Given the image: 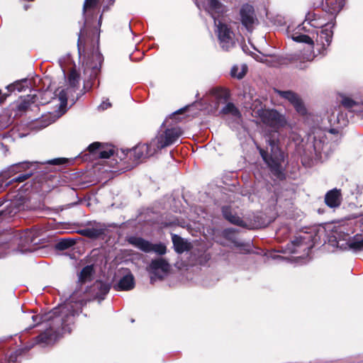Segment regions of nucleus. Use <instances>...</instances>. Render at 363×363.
<instances>
[{
  "instance_id": "9d476101",
  "label": "nucleus",
  "mask_w": 363,
  "mask_h": 363,
  "mask_svg": "<svg viewBox=\"0 0 363 363\" xmlns=\"http://www.w3.org/2000/svg\"><path fill=\"white\" fill-rule=\"evenodd\" d=\"M313 244L312 235L309 233H303L291 241L289 245V250L292 253L303 252L307 255Z\"/></svg>"
},
{
  "instance_id": "2f4dec72",
  "label": "nucleus",
  "mask_w": 363,
  "mask_h": 363,
  "mask_svg": "<svg viewBox=\"0 0 363 363\" xmlns=\"http://www.w3.org/2000/svg\"><path fill=\"white\" fill-rule=\"evenodd\" d=\"M220 113L224 115L230 114L233 116L240 115L238 108L232 102H228L220 111Z\"/></svg>"
},
{
  "instance_id": "7ed1b4c3",
  "label": "nucleus",
  "mask_w": 363,
  "mask_h": 363,
  "mask_svg": "<svg viewBox=\"0 0 363 363\" xmlns=\"http://www.w3.org/2000/svg\"><path fill=\"white\" fill-rule=\"evenodd\" d=\"M77 47L79 55L84 57V73L87 77L84 89L89 91L94 86L96 80H97L96 86H99V76L104 57L99 50L98 45L96 46L94 42V34L91 36L84 28H82L79 33Z\"/></svg>"
},
{
  "instance_id": "473e14b6",
  "label": "nucleus",
  "mask_w": 363,
  "mask_h": 363,
  "mask_svg": "<svg viewBox=\"0 0 363 363\" xmlns=\"http://www.w3.org/2000/svg\"><path fill=\"white\" fill-rule=\"evenodd\" d=\"M239 67L237 65H235L232 67L230 70V75L232 77H236L239 79H242L247 74L248 67L247 65H243L242 66L241 71L238 72Z\"/></svg>"
},
{
  "instance_id": "6ab92c4d",
  "label": "nucleus",
  "mask_w": 363,
  "mask_h": 363,
  "mask_svg": "<svg viewBox=\"0 0 363 363\" xmlns=\"http://www.w3.org/2000/svg\"><path fill=\"white\" fill-rule=\"evenodd\" d=\"M363 247V235L357 234L353 238L348 236V240L341 244V249L359 250Z\"/></svg>"
},
{
  "instance_id": "58836bf2",
  "label": "nucleus",
  "mask_w": 363,
  "mask_h": 363,
  "mask_svg": "<svg viewBox=\"0 0 363 363\" xmlns=\"http://www.w3.org/2000/svg\"><path fill=\"white\" fill-rule=\"evenodd\" d=\"M60 100L62 104H67V94L64 89L61 90L59 94Z\"/></svg>"
},
{
  "instance_id": "ddd939ff",
  "label": "nucleus",
  "mask_w": 363,
  "mask_h": 363,
  "mask_svg": "<svg viewBox=\"0 0 363 363\" xmlns=\"http://www.w3.org/2000/svg\"><path fill=\"white\" fill-rule=\"evenodd\" d=\"M87 149L91 155H98L99 157L101 159H108L115 154L113 146L99 142H94L89 145Z\"/></svg>"
},
{
  "instance_id": "a19ab883",
  "label": "nucleus",
  "mask_w": 363,
  "mask_h": 363,
  "mask_svg": "<svg viewBox=\"0 0 363 363\" xmlns=\"http://www.w3.org/2000/svg\"><path fill=\"white\" fill-rule=\"evenodd\" d=\"M189 108V106H185L184 108H182L180 109H179L178 111L174 112L172 114V118H174L175 116L177 115H179V114H183L187 109Z\"/></svg>"
},
{
  "instance_id": "aec40b11",
  "label": "nucleus",
  "mask_w": 363,
  "mask_h": 363,
  "mask_svg": "<svg viewBox=\"0 0 363 363\" xmlns=\"http://www.w3.org/2000/svg\"><path fill=\"white\" fill-rule=\"evenodd\" d=\"M222 213L225 219L229 221L230 223L237 225L241 227H247V225L242 220L241 218L233 213V209L229 206H224L222 207Z\"/></svg>"
},
{
  "instance_id": "f8f14e48",
  "label": "nucleus",
  "mask_w": 363,
  "mask_h": 363,
  "mask_svg": "<svg viewBox=\"0 0 363 363\" xmlns=\"http://www.w3.org/2000/svg\"><path fill=\"white\" fill-rule=\"evenodd\" d=\"M157 152L158 150L155 145H152V140L149 144H138L130 151L135 162L153 156Z\"/></svg>"
},
{
  "instance_id": "39448f33",
  "label": "nucleus",
  "mask_w": 363,
  "mask_h": 363,
  "mask_svg": "<svg viewBox=\"0 0 363 363\" xmlns=\"http://www.w3.org/2000/svg\"><path fill=\"white\" fill-rule=\"evenodd\" d=\"M306 23L310 24L314 28H322L325 26L321 30L320 33L317 35L315 49L319 55H325V50L328 47L332 41L333 31L325 20L319 17L316 13H308L306 16V20L303 23V26H299L298 29L301 30L305 28Z\"/></svg>"
},
{
  "instance_id": "4c0bfd02",
  "label": "nucleus",
  "mask_w": 363,
  "mask_h": 363,
  "mask_svg": "<svg viewBox=\"0 0 363 363\" xmlns=\"http://www.w3.org/2000/svg\"><path fill=\"white\" fill-rule=\"evenodd\" d=\"M208 4L212 9H219L221 7V4L218 0H208Z\"/></svg>"
},
{
  "instance_id": "e433bc0d",
  "label": "nucleus",
  "mask_w": 363,
  "mask_h": 363,
  "mask_svg": "<svg viewBox=\"0 0 363 363\" xmlns=\"http://www.w3.org/2000/svg\"><path fill=\"white\" fill-rule=\"evenodd\" d=\"M98 1L99 0H85L83 6L84 11L94 8L97 5Z\"/></svg>"
},
{
  "instance_id": "bb28decb",
  "label": "nucleus",
  "mask_w": 363,
  "mask_h": 363,
  "mask_svg": "<svg viewBox=\"0 0 363 363\" xmlns=\"http://www.w3.org/2000/svg\"><path fill=\"white\" fill-rule=\"evenodd\" d=\"M37 95H27L23 98L17 106V108L20 111H26L28 108L36 102Z\"/></svg>"
},
{
  "instance_id": "f704fd0d",
  "label": "nucleus",
  "mask_w": 363,
  "mask_h": 363,
  "mask_svg": "<svg viewBox=\"0 0 363 363\" xmlns=\"http://www.w3.org/2000/svg\"><path fill=\"white\" fill-rule=\"evenodd\" d=\"M13 84H18V85L15 86L16 90L18 91H22L25 90L26 88L29 87L30 82L28 79H22L21 81H16Z\"/></svg>"
},
{
  "instance_id": "7c9ffc66",
  "label": "nucleus",
  "mask_w": 363,
  "mask_h": 363,
  "mask_svg": "<svg viewBox=\"0 0 363 363\" xmlns=\"http://www.w3.org/2000/svg\"><path fill=\"white\" fill-rule=\"evenodd\" d=\"M79 74L75 69H71L68 74L69 86L73 89L78 87L79 82Z\"/></svg>"
},
{
  "instance_id": "5701e85b",
  "label": "nucleus",
  "mask_w": 363,
  "mask_h": 363,
  "mask_svg": "<svg viewBox=\"0 0 363 363\" xmlns=\"http://www.w3.org/2000/svg\"><path fill=\"white\" fill-rule=\"evenodd\" d=\"M19 239L21 242L18 245L21 247V250L26 251L27 245L35 242V233L31 229L27 228L19 235Z\"/></svg>"
},
{
  "instance_id": "0eeeda50",
  "label": "nucleus",
  "mask_w": 363,
  "mask_h": 363,
  "mask_svg": "<svg viewBox=\"0 0 363 363\" xmlns=\"http://www.w3.org/2000/svg\"><path fill=\"white\" fill-rule=\"evenodd\" d=\"M182 134L183 130L179 127L167 128L152 140V145H155L158 151L161 150L176 143Z\"/></svg>"
},
{
  "instance_id": "79ce46f5",
  "label": "nucleus",
  "mask_w": 363,
  "mask_h": 363,
  "mask_svg": "<svg viewBox=\"0 0 363 363\" xmlns=\"http://www.w3.org/2000/svg\"><path fill=\"white\" fill-rule=\"evenodd\" d=\"M18 85V84H11L6 86V89L9 93H11L16 91L15 86Z\"/></svg>"
},
{
  "instance_id": "de8ad7c7",
  "label": "nucleus",
  "mask_w": 363,
  "mask_h": 363,
  "mask_svg": "<svg viewBox=\"0 0 363 363\" xmlns=\"http://www.w3.org/2000/svg\"><path fill=\"white\" fill-rule=\"evenodd\" d=\"M127 155V153H125L124 151H121V155H120L119 158L121 160H124Z\"/></svg>"
},
{
  "instance_id": "1a4fd4ad",
  "label": "nucleus",
  "mask_w": 363,
  "mask_h": 363,
  "mask_svg": "<svg viewBox=\"0 0 363 363\" xmlns=\"http://www.w3.org/2000/svg\"><path fill=\"white\" fill-rule=\"evenodd\" d=\"M128 242L145 252H155L159 255L167 252V247L163 243L152 244L140 237L132 236L128 239Z\"/></svg>"
},
{
  "instance_id": "ea45409f",
  "label": "nucleus",
  "mask_w": 363,
  "mask_h": 363,
  "mask_svg": "<svg viewBox=\"0 0 363 363\" xmlns=\"http://www.w3.org/2000/svg\"><path fill=\"white\" fill-rule=\"evenodd\" d=\"M250 56H251V57L255 58L257 61H260L262 62H267L266 56L262 55L261 57H259V55L254 54L252 52H251Z\"/></svg>"
},
{
  "instance_id": "a878e982",
  "label": "nucleus",
  "mask_w": 363,
  "mask_h": 363,
  "mask_svg": "<svg viewBox=\"0 0 363 363\" xmlns=\"http://www.w3.org/2000/svg\"><path fill=\"white\" fill-rule=\"evenodd\" d=\"M218 103H226L230 96V90L223 87H216L213 89Z\"/></svg>"
},
{
  "instance_id": "9b49d317",
  "label": "nucleus",
  "mask_w": 363,
  "mask_h": 363,
  "mask_svg": "<svg viewBox=\"0 0 363 363\" xmlns=\"http://www.w3.org/2000/svg\"><path fill=\"white\" fill-rule=\"evenodd\" d=\"M170 269V264L169 262L163 258H157L152 259L150 263L147 270L152 274L150 277L151 282H152L155 278L162 280L164 276L161 274L158 271L161 270L164 274H167Z\"/></svg>"
},
{
  "instance_id": "20e7f679",
  "label": "nucleus",
  "mask_w": 363,
  "mask_h": 363,
  "mask_svg": "<svg viewBox=\"0 0 363 363\" xmlns=\"http://www.w3.org/2000/svg\"><path fill=\"white\" fill-rule=\"evenodd\" d=\"M40 162L23 161L13 164L1 172L0 178L6 186L22 183L30 178L36 172Z\"/></svg>"
},
{
  "instance_id": "f3484780",
  "label": "nucleus",
  "mask_w": 363,
  "mask_h": 363,
  "mask_svg": "<svg viewBox=\"0 0 363 363\" xmlns=\"http://www.w3.org/2000/svg\"><path fill=\"white\" fill-rule=\"evenodd\" d=\"M342 200L341 190L336 188L328 191L325 196V203L331 208H338Z\"/></svg>"
},
{
  "instance_id": "cd10ccee",
  "label": "nucleus",
  "mask_w": 363,
  "mask_h": 363,
  "mask_svg": "<svg viewBox=\"0 0 363 363\" xmlns=\"http://www.w3.org/2000/svg\"><path fill=\"white\" fill-rule=\"evenodd\" d=\"M240 13L242 25L247 30H250V5L248 4H244Z\"/></svg>"
},
{
  "instance_id": "09e8293b",
  "label": "nucleus",
  "mask_w": 363,
  "mask_h": 363,
  "mask_svg": "<svg viewBox=\"0 0 363 363\" xmlns=\"http://www.w3.org/2000/svg\"><path fill=\"white\" fill-rule=\"evenodd\" d=\"M252 12H254V11H252L251 10V18H250V21H251V25H252L253 23H255V21L254 19V17L252 16Z\"/></svg>"
},
{
  "instance_id": "b1692460",
  "label": "nucleus",
  "mask_w": 363,
  "mask_h": 363,
  "mask_svg": "<svg viewBox=\"0 0 363 363\" xmlns=\"http://www.w3.org/2000/svg\"><path fill=\"white\" fill-rule=\"evenodd\" d=\"M94 268L93 265H86L82 268L78 275V283L80 285L84 284L92 280L94 274Z\"/></svg>"
},
{
  "instance_id": "c03bdc74",
  "label": "nucleus",
  "mask_w": 363,
  "mask_h": 363,
  "mask_svg": "<svg viewBox=\"0 0 363 363\" xmlns=\"http://www.w3.org/2000/svg\"><path fill=\"white\" fill-rule=\"evenodd\" d=\"M265 225V223H258V224H252L251 223V228H262V227H264Z\"/></svg>"
},
{
  "instance_id": "2eb2a0df",
  "label": "nucleus",
  "mask_w": 363,
  "mask_h": 363,
  "mask_svg": "<svg viewBox=\"0 0 363 363\" xmlns=\"http://www.w3.org/2000/svg\"><path fill=\"white\" fill-rule=\"evenodd\" d=\"M111 289L110 284L96 280L89 288V292L95 299L99 301L105 299L106 294Z\"/></svg>"
},
{
  "instance_id": "a18cd8bd",
  "label": "nucleus",
  "mask_w": 363,
  "mask_h": 363,
  "mask_svg": "<svg viewBox=\"0 0 363 363\" xmlns=\"http://www.w3.org/2000/svg\"><path fill=\"white\" fill-rule=\"evenodd\" d=\"M16 359V356H13V354H11L9 357V362L14 363Z\"/></svg>"
},
{
  "instance_id": "3c124183",
  "label": "nucleus",
  "mask_w": 363,
  "mask_h": 363,
  "mask_svg": "<svg viewBox=\"0 0 363 363\" xmlns=\"http://www.w3.org/2000/svg\"><path fill=\"white\" fill-rule=\"evenodd\" d=\"M111 106V104L110 103L106 104L105 108H107L108 107H110Z\"/></svg>"
},
{
  "instance_id": "412c9836",
  "label": "nucleus",
  "mask_w": 363,
  "mask_h": 363,
  "mask_svg": "<svg viewBox=\"0 0 363 363\" xmlns=\"http://www.w3.org/2000/svg\"><path fill=\"white\" fill-rule=\"evenodd\" d=\"M135 287L134 277L132 274L123 276L118 283L113 286L114 290L117 291H130Z\"/></svg>"
},
{
  "instance_id": "6e6552de",
  "label": "nucleus",
  "mask_w": 363,
  "mask_h": 363,
  "mask_svg": "<svg viewBox=\"0 0 363 363\" xmlns=\"http://www.w3.org/2000/svg\"><path fill=\"white\" fill-rule=\"evenodd\" d=\"M86 228L77 230V233L82 236L91 240H96L105 236L111 225L96 220L88 221Z\"/></svg>"
},
{
  "instance_id": "423d86ee",
  "label": "nucleus",
  "mask_w": 363,
  "mask_h": 363,
  "mask_svg": "<svg viewBox=\"0 0 363 363\" xmlns=\"http://www.w3.org/2000/svg\"><path fill=\"white\" fill-rule=\"evenodd\" d=\"M293 40L298 43H303L306 45L295 53L293 60L296 62V66L299 69H305L308 67V63L311 62L317 56L313 48V40L307 35L296 33L291 35Z\"/></svg>"
},
{
  "instance_id": "4be33fe9",
  "label": "nucleus",
  "mask_w": 363,
  "mask_h": 363,
  "mask_svg": "<svg viewBox=\"0 0 363 363\" xmlns=\"http://www.w3.org/2000/svg\"><path fill=\"white\" fill-rule=\"evenodd\" d=\"M172 241L174 251L177 254H182L185 251L190 250L191 248V244L187 241H185L181 236L178 235L172 234Z\"/></svg>"
},
{
  "instance_id": "a211bd4d",
  "label": "nucleus",
  "mask_w": 363,
  "mask_h": 363,
  "mask_svg": "<svg viewBox=\"0 0 363 363\" xmlns=\"http://www.w3.org/2000/svg\"><path fill=\"white\" fill-rule=\"evenodd\" d=\"M217 26L218 38L220 43H229L233 40V31L228 26L221 21H218Z\"/></svg>"
},
{
  "instance_id": "f257e3e1",
  "label": "nucleus",
  "mask_w": 363,
  "mask_h": 363,
  "mask_svg": "<svg viewBox=\"0 0 363 363\" xmlns=\"http://www.w3.org/2000/svg\"><path fill=\"white\" fill-rule=\"evenodd\" d=\"M261 120L267 126L274 129V131L268 134L265 137L266 142L270 148V155L268 150L265 151L259 148L260 155L274 174L279 175L281 173V164L284 161V155L279 147L281 135L279 130L286 128L289 130V138L296 142L299 140V136L294 131V124L289 122L286 116L274 109L258 110Z\"/></svg>"
},
{
  "instance_id": "49530a36",
  "label": "nucleus",
  "mask_w": 363,
  "mask_h": 363,
  "mask_svg": "<svg viewBox=\"0 0 363 363\" xmlns=\"http://www.w3.org/2000/svg\"><path fill=\"white\" fill-rule=\"evenodd\" d=\"M313 149H314V151L315 152V153H319L320 152V147L319 146H318L317 144H315L313 145Z\"/></svg>"
},
{
  "instance_id": "37998d69",
  "label": "nucleus",
  "mask_w": 363,
  "mask_h": 363,
  "mask_svg": "<svg viewBox=\"0 0 363 363\" xmlns=\"http://www.w3.org/2000/svg\"><path fill=\"white\" fill-rule=\"evenodd\" d=\"M10 94H3L0 90V104H2Z\"/></svg>"
},
{
  "instance_id": "393cba45",
  "label": "nucleus",
  "mask_w": 363,
  "mask_h": 363,
  "mask_svg": "<svg viewBox=\"0 0 363 363\" xmlns=\"http://www.w3.org/2000/svg\"><path fill=\"white\" fill-rule=\"evenodd\" d=\"M240 231L234 228H225L222 231V235L223 237L233 242L236 246H242V244L240 241V239L238 238V235Z\"/></svg>"
},
{
  "instance_id": "dca6fc26",
  "label": "nucleus",
  "mask_w": 363,
  "mask_h": 363,
  "mask_svg": "<svg viewBox=\"0 0 363 363\" xmlns=\"http://www.w3.org/2000/svg\"><path fill=\"white\" fill-rule=\"evenodd\" d=\"M345 226H335L333 228L329 238L332 245L341 249V244L348 240L349 234L345 232Z\"/></svg>"
},
{
  "instance_id": "c85d7f7f",
  "label": "nucleus",
  "mask_w": 363,
  "mask_h": 363,
  "mask_svg": "<svg viewBox=\"0 0 363 363\" xmlns=\"http://www.w3.org/2000/svg\"><path fill=\"white\" fill-rule=\"evenodd\" d=\"M342 104L345 107L351 109L352 111L357 113L362 112V105L350 98H344L342 101Z\"/></svg>"
},
{
  "instance_id": "72a5a7b5",
  "label": "nucleus",
  "mask_w": 363,
  "mask_h": 363,
  "mask_svg": "<svg viewBox=\"0 0 363 363\" xmlns=\"http://www.w3.org/2000/svg\"><path fill=\"white\" fill-rule=\"evenodd\" d=\"M333 12L339 11L342 6V0H325Z\"/></svg>"
},
{
  "instance_id": "c756f323",
  "label": "nucleus",
  "mask_w": 363,
  "mask_h": 363,
  "mask_svg": "<svg viewBox=\"0 0 363 363\" xmlns=\"http://www.w3.org/2000/svg\"><path fill=\"white\" fill-rule=\"evenodd\" d=\"M75 243V241L71 238H64L60 240L55 244V248L60 251L65 250L72 247Z\"/></svg>"
},
{
  "instance_id": "c9c22d12",
  "label": "nucleus",
  "mask_w": 363,
  "mask_h": 363,
  "mask_svg": "<svg viewBox=\"0 0 363 363\" xmlns=\"http://www.w3.org/2000/svg\"><path fill=\"white\" fill-rule=\"evenodd\" d=\"M68 162H69L68 159L65 158V157H59V158H55L53 160H48V161L45 162V163L52 164V165H62V164H67ZM43 163L44 162H41V164H43Z\"/></svg>"
},
{
  "instance_id": "f03ea898",
  "label": "nucleus",
  "mask_w": 363,
  "mask_h": 363,
  "mask_svg": "<svg viewBox=\"0 0 363 363\" xmlns=\"http://www.w3.org/2000/svg\"><path fill=\"white\" fill-rule=\"evenodd\" d=\"M76 311L72 306H60L54 308L43 316L33 315L32 318L37 324L40 321L48 322V328L38 336V344L50 345L65 333H71L74 324Z\"/></svg>"
},
{
  "instance_id": "4468645a",
  "label": "nucleus",
  "mask_w": 363,
  "mask_h": 363,
  "mask_svg": "<svg viewBox=\"0 0 363 363\" xmlns=\"http://www.w3.org/2000/svg\"><path fill=\"white\" fill-rule=\"evenodd\" d=\"M275 92L281 98L287 100L291 105H293L297 112L301 114L305 113L306 110L302 101L296 93L291 91H280L277 89L275 90Z\"/></svg>"
},
{
  "instance_id": "8fccbe9b",
  "label": "nucleus",
  "mask_w": 363,
  "mask_h": 363,
  "mask_svg": "<svg viewBox=\"0 0 363 363\" xmlns=\"http://www.w3.org/2000/svg\"><path fill=\"white\" fill-rule=\"evenodd\" d=\"M247 50H248V48H247V46L246 45H243V46H242V50H243L245 53H247V54H248Z\"/></svg>"
}]
</instances>
